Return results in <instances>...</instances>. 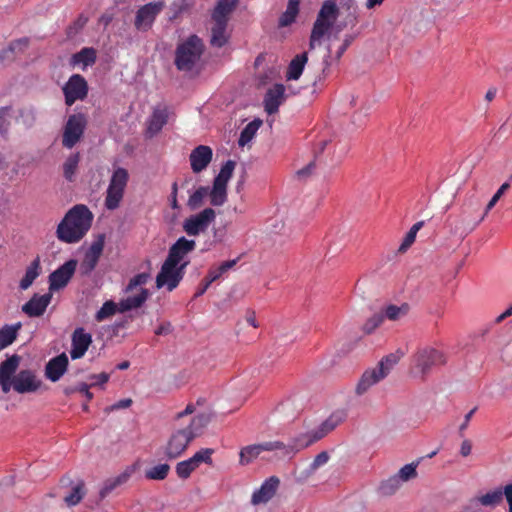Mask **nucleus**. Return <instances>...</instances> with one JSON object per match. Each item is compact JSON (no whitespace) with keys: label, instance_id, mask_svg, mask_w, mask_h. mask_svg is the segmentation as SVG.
<instances>
[{"label":"nucleus","instance_id":"obj_1","mask_svg":"<svg viewBox=\"0 0 512 512\" xmlns=\"http://www.w3.org/2000/svg\"><path fill=\"white\" fill-rule=\"evenodd\" d=\"M93 214L87 206L77 204L65 214L58 224L56 235L64 243H77L89 231Z\"/></svg>","mask_w":512,"mask_h":512},{"label":"nucleus","instance_id":"obj_2","mask_svg":"<svg viewBox=\"0 0 512 512\" xmlns=\"http://www.w3.org/2000/svg\"><path fill=\"white\" fill-rule=\"evenodd\" d=\"M210 421V414L201 413L193 417L186 427L176 429L167 441L165 456L168 459H176L181 456L191 441L203 433Z\"/></svg>","mask_w":512,"mask_h":512},{"label":"nucleus","instance_id":"obj_3","mask_svg":"<svg viewBox=\"0 0 512 512\" xmlns=\"http://www.w3.org/2000/svg\"><path fill=\"white\" fill-rule=\"evenodd\" d=\"M486 213L481 212V202L476 197L464 201L458 214H451L446 219V225L451 234L462 238L470 234L485 219Z\"/></svg>","mask_w":512,"mask_h":512},{"label":"nucleus","instance_id":"obj_4","mask_svg":"<svg viewBox=\"0 0 512 512\" xmlns=\"http://www.w3.org/2000/svg\"><path fill=\"white\" fill-rule=\"evenodd\" d=\"M204 51L202 40L197 35H191L179 44L175 53V65L180 71H191L200 60Z\"/></svg>","mask_w":512,"mask_h":512},{"label":"nucleus","instance_id":"obj_5","mask_svg":"<svg viewBox=\"0 0 512 512\" xmlns=\"http://www.w3.org/2000/svg\"><path fill=\"white\" fill-rule=\"evenodd\" d=\"M339 15V9L333 0H326L318 12L316 21L313 24L309 48L312 50L321 38L328 33Z\"/></svg>","mask_w":512,"mask_h":512},{"label":"nucleus","instance_id":"obj_6","mask_svg":"<svg viewBox=\"0 0 512 512\" xmlns=\"http://www.w3.org/2000/svg\"><path fill=\"white\" fill-rule=\"evenodd\" d=\"M339 15V9L333 0H326L318 12L316 21L313 24L309 48L312 50L321 38L328 33Z\"/></svg>","mask_w":512,"mask_h":512},{"label":"nucleus","instance_id":"obj_7","mask_svg":"<svg viewBox=\"0 0 512 512\" xmlns=\"http://www.w3.org/2000/svg\"><path fill=\"white\" fill-rule=\"evenodd\" d=\"M188 264L189 262H183L181 265H175L165 259L156 276V287L158 289L166 287L169 292L176 289L185 275Z\"/></svg>","mask_w":512,"mask_h":512},{"label":"nucleus","instance_id":"obj_8","mask_svg":"<svg viewBox=\"0 0 512 512\" xmlns=\"http://www.w3.org/2000/svg\"><path fill=\"white\" fill-rule=\"evenodd\" d=\"M87 126V117L84 113H75L68 117L62 134V145L73 148L83 137Z\"/></svg>","mask_w":512,"mask_h":512},{"label":"nucleus","instance_id":"obj_9","mask_svg":"<svg viewBox=\"0 0 512 512\" xmlns=\"http://www.w3.org/2000/svg\"><path fill=\"white\" fill-rule=\"evenodd\" d=\"M216 212L212 208H205L201 212L191 215L183 222V230L188 236H197L207 231L215 221Z\"/></svg>","mask_w":512,"mask_h":512},{"label":"nucleus","instance_id":"obj_10","mask_svg":"<svg viewBox=\"0 0 512 512\" xmlns=\"http://www.w3.org/2000/svg\"><path fill=\"white\" fill-rule=\"evenodd\" d=\"M445 362L444 354L431 347L421 348L413 356L414 366L422 375L429 373L432 367L442 365Z\"/></svg>","mask_w":512,"mask_h":512},{"label":"nucleus","instance_id":"obj_11","mask_svg":"<svg viewBox=\"0 0 512 512\" xmlns=\"http://www.w3.org/2000/svg\"><path fill=\"white\" fill-rule=\"evenodd\" d=\"M65 104L72 106L78 100H84L88 95V84L80 74H73L62 88Z\"/></svg>","mask_w":512,"mask_h":512},{"label":"nucleus","instance_id":"obj_12","mask_svg":"<svg viewBox=\"0 0 512 512\" xmlns=\"http://www.w3.org/2000/svg\"><path fill=\"white\" fill-rule=\"evenodd\" d=\"M164 7V1L150 2L140 7L135 16V28L139 31H148Z\"/></svg>","mask_w":512,"mask_h":512},{"label":"nucleus","instance_id":"obj_13","mask_svg":"<svg viewBox=\"0 0 512 512\" xmlns=\"http://www.w3.org/2000/svg\"><path fill=\"white\" fill-rule=\"evenodd\" d=\"M77 268V260L70 259L49 275V289L57 291L67 286Z\"/></svg>","mask_w":512,"mask_h":512},{"label":"nucleus","instance_id":"obj_14","mask_svg":"<svg viewBox=\"0 0 512 512\" xmlns=\"http://www.w3.org/2000/svg\"><path fill=\"white\" fill-rule=\"evenodd\" d=\"M14 382V390L19 394L35 393L42 386V380L30 369L19 371Z\"/></svg>","mask_w":512,"mask_h":512},{"label":"nucleus","instance_id":"obj_15","mask_svg":"<svg viewBox=\"0 0 512 512\" xmlns=\"http://www.w3.org/2000/svg\"><path fill=\"white\" fill-rule=\"evenodd\" d=\"M284 448L281 441H267L259 444L248 445L240 451V463L247 465L256 459L264 451H275Z\"/></svg>","mask_w":512,"mask_h":512},{"label":"nucleus","instance_id":"obj_16","mask_svg":"<svg viewBox=\"0 0 512 512\" xmlns=\"http://www.w3.org/2000/svg\"><path fill=\"white\" fill-rule=\"evenodd\" d=\"M196 247L194 240L180 237L168 251L167 260L174 263L175 265H181L183 262H187L185 257L191 253Z\"/></svg>","mask_w":512,"mask_h":512},{"label":"nucleus","instance_id":"obj_17","mask_svg":"<svg viewBox=\"0 0 512 512\" xmlns=\"http://www.w3.org/2000/svg\"><path fill=\"white\" fill-rule=\"evenodd\" d=\"M285 87L283 84L276 83L270 87L263 100L264 110L272 115L278 112L280 105L285 101Z\"/></svg>","mask_w":512,"mask_h":512},{"label":"nucleus","instance_id":"obj_18","mask_svg":"<svg viewBox=\"0 0 512 512\" xmlns=\"http://www.w3.org/2000/svg\"><path fill=\"white\" fill-rule=\"evenodd\" d=\"M52 295L46 293L43 295L34 294L28 302L22 306V311L29 317L42 316L50 304Z\"/></svg>","mask_w":512,"mask_h":512},{"label":"nucleus","instance_id":"obj_19","mask_svg":"<svg viewBox=\"0 0 512 512\" xmlns=\"http://www.w3.org/2000/svg\"><path fill=\"white\" fill-rule=\"evenodd\" d=\"M280 484L276 476L266 479L261 487L252 494L251 502L254 505L267 503L275 495Z\"/></svg>","mask_w":512,"mask_h":512},{"label":"nucleus","instance_id":"obj_20","mask_svg":"<svg viewBox=\"0 0 512 512\" xmlns=\"http://www.w3.org/2000/svg\"><path fill=\"white\" fill-rule=\"evenodd\" d=\"M92 343V336L86 333L83 328H77L72 334V348L70 356L72 359L82 358Z\"/></svg>","mask_w":512,"mask_h":512},{"label":"nucleus","instance_id":"obj_21","mask_svg":"<svg viewBox=\"0 0 512 512\" xmlns=\"http://www.w3.org/2000/svg\"><path fill=\"white\" fill-rule=\"evenodd\" d=\"M213 151L209 146L199 145L191 151L190 164L194 173L203 171L211 162Z\"/></svg>","mask_w":512,"mask_h":512},{"label":"nucleus","instance_id":"obj_22","mask_svg":"<svg viewBox=\"0 0 512 512\" xmlns=\"http://www.w3.org/2000/svg\"><path fill=\"white\" fill-rule=\"evenodd\" d=\"M386 377V371L382 369H378L377 367L366 370L357 386H356V394L363 395L365 394L373 385L379 383Z\"/></svg>","mask_w":512,"mask_h":512},{"label":"nucleus","instance_id":"obj_23","mask_svg":"<svg viewBox=\"0 0 512 512\" xmlns=\"http://www.w3.org/2000/svg\"><path fill=\"white\" fill-rule=\"evenodd\" d=\"M68 357L62 353L48 361L45 367V376L52 382H57L66 372Z\"/></svg>","mask_w":512,"mask_h":512},{"label":"nucleus","instance_id":"obj_24","mask_svg":"<svg viewBox=\"0 0 512 512\" xmlns=\"http://www.w3.org/2000/svg\"><path fill=\"white\" fill-rule=\"evenodd\" d=\"M317 441L319 440L314 439V431L301 433L292 438L288 444L284 443V448H280L279 450L283 452V455L295 454Z\"/></svg>","mask_w":512,"mask_h":512},{"label":"nucleus","instance_id":"obj_25","mask_svg":"<svg viewBox=\"0 0 512 512\" xmlns=\"http://www.w3.org/2000/svg\"><path fill=\"white\" fill-rule=\"evenodd\" d=\"M29 46V39L23 37L12 41L7 48L0 51V62L2 65L13 62L17 52H24Z\"/></svg>","mask_w":512,"mask_h":512},{"label":"nucleus","instance_id":"obj_26","mask_svg":"<svg viewBox=\"0 0 512 512\" xmlns=\"http://www.w3.org/2000/svg\"><path fill=\"white\" fill-rule=\"evenodd\" d=\"M97 60V51L93 47H84L79 52L73 54L70 58L72 66H82L86 69L88 66L95 64Z\"/></svg>","mask_w":512,"mask_h":512},{"label":"nucleus","instance_id":"obj_27","mask_svg":"<svg viewBox=\"0 0 512 512\" xmlns=\"http://www.w3.org/2000/svg\"><path fill=\"white\" fill-rule=\"evenodd\" d=\"M239 0H218L212 12V20L228 23L229 17L238 5Z\"/></svg>","mask_w":512,"mask_h":512},{"label":"nucleus","instance_id":"obj_28","mask_svg":"<svg viewBox=\"0 0 512 512\" xmlns=\"http://www.w3.org/2000/svg\"><path fill=\"white\" fill-rule=\"evenodd\" d=\"M168 121V110L166 106H157L148 122V131L151 134L158 133Z\"/></svg>","mask_w":512,"mask_h":512},{"label":"nucleus","instance_id":"obj_29","mask_svg":"<svg viewBox=\"0 0 512 512\" xmlns=\"http://www.w3.org/2000/svg\"><path fill=\"white\" fill-rule=\"evenodd\" d=\"M308 61L307 52L296 55L288 65L286 72L287 80H298L303 73L305 65Z\"/></svg>","mask_w":512,"mask_h":512},{"label":"nucleus","instance_id":"obj_30","mask_svg":"<svg viewBox=\"0 0 512 512\" xmlns=\"http://www.w3.org/2000/svg\"><path fill=\"white\" fill-rule=\"evenodd\" d=\"M149 297V291L146 288H141L140 293L135 296L127 297L119 302L117 305L118 311L124 313L126 311L141 307Z\"/></svg>","mask_w":512,"mask_h":512},{"label":"nucleus","instance_id":"obj_31","mask_svg":"<svg viewBox=\"0 0 512 512\" xmlns=\"http://www.w3.org/2000/svg\"><path fill=\"white\" fill-rule=\"evenodd\" d=\"M227 24L224 21L213 20V26L211 28V40L210 43L214 47L221 48L227 41L228 36L226 35Z\"/></svg>","mask_w":512,"mask_h":512},{"label":"nucleus","instance_id":"obj_32","mask_svg":"<svg viewBox=\"0 0 512 512\" xmlns=\"http://www.w3.org/2000/svg\"><path fill=\"white\" fill-rule=\"evenodd\" d=\"M21 328V322L12 325L6 324L0 328V350L5 349L16 340Z\"/></svg>","mask_w":512,"mask_h":512},{"label":"nucleus","instance_id":"obj_33","mask_svg":"<svg viewBox=\"0 0 512 512\" xmlns=\"http://www.w3.org/2000/svg\"><path fill=\"white\" fill-rule=\"evenodd\" d=\"M40 270H41L40 259L37 257L27 267L25 275L19 283L20 289H22V290L28 289L33 284L35 279L39 276Z\"/></svg>","mask_w":512,"mask_h":512},{"label":"nucleus","instance_id":"obj_34","mask_svg":"<svg viewBox=\"0 0 512 512\" xmlns=\"http://www.w3.org/2000/svg\"><path fill=\"white\" fill-rule=\"evenodd\" d=\"M195 5V0H176L169 7V20L174 21L188 13Z\"/></svg>","mask_w":512,"mask_h":512},{"label":"nucleus","instance_id":"obj_35","mask_svg":"<svg viewBox=\"0 0 512 512\" xmlns=\"http://www.w3.org/2000/svg\"><path fill=\"white\" fill-rule=\"evenodd\" d=\"M300 0H288L285 12L279 18V26L291 25L299 13Z\"/></svg>","mask_w":512,"mask_h":512},{"label":"nucleus","instance_id":"obj_36","mask_svg":"<svg viewBox=\"0 0 512 512\" xmlns=\"http://www.w3.org/2000/svg\"><path fill=\"white\" fill-rule=\"evenodd\" d=\"M20 364V356L14 354L0 364V378L14 379Z\"/></svg>","mask_w":512,"mask_h":512},{"label":"nucleus","instance_id":"obj_37","mask_svg":"<svg viewBox=\"0 0 512 512\" xmlns=\"http://www.w3.org/2000/svg\"><path fill=\"white\" fill-rule=\"evenodd\" d=\"M210 204L222 206L227 200V186L213 181V186L208 192Z\"/></svg>","mask_w":512,"mask_h":512},{"label":"nucleus","instance_id":"obj_38","mask_svg":"<svg viewBox=\"0 0 512 512\" xmlns=\"http://www.w3.org/2000/svg\"><path fill=\"white\" fill-rule=\"evenodd\" d=\"M124 190L108 185L105 197V207L108 210H115L119 207L123 197Z\"/></svg>","mask_w":512,"mask_h":512},{"label":"nucleus","instance_id":"obj_39","mask_svg":"<svg viewBox=\"0 0 512 512\" xmlns=\"http://www.w3.org/2000/svg\"><path fill=\"white\" fill-rule=\"evenodd\" d=\"M261 124L262 121L260 119H255L248 123L240 133V137L238 139L239 146L244 147L246 144H248L254 138Z\"/></svg>","mask_w":512,"mask_h":512},{"label":"nucleus","instance_id":"obj_40","mask_svg":"<svg viewBox=\"0 0 512 512\" xmlns=\"http://www.w3.org/2000/svg\"><path fill=\"white\" fill-rule=\"evenodd\" d=\"M80 162V154H71L63 164V175L67 181L72 182L75 179L77 168Z\"/></svg>","mask_w":512,"mask_h":512},{"label":"nucleus","instance_id":"obj_41","mask_svg":"<svg viewBox=\"0 0 512 512\" xmlns=\"http://www.w3.org/2000/svg\"><path fill=\"white\" fill-rule=\"evenodd\" d=\"M239 258L228 260L223 262L218 267H212L209 269L207 275L205 276L211 283L217 281L222 277L223 274H225L227 271L232 269L238 262Z\"/></svg>","mask_w":512,"mask_h":512},{"label":"nucleus","instance_id":"obj_42","mask_svg":"<svg viewBox=\"0 0 512 512\" xmlns=\"http://www.w3.org/2000/svg\"><path fill=\"white\" fill-rule=\"evenodd\" d=\"M504 495V489L497 488L495 490L489 491L486 494L480 496L478 501L483 506L494 507L502 502Z\"/></svg>","mask_w":512,"mask_h":512},{"label":"nucleus","instance_id":"obj_43","mask_svg":"<svg viewBox=\"0 0 512 512\" xmlns=\"http://www.w3.org/2000/svg\"><path fill=\"white\" fill-rule=\"evenodd\" d=\"M423 226L424 221H418L410 228V230L406 233L402 243L400 244L398 252L404 253L412 246V244L415 242L418 231Z\"/></svg>","mask_w":512,"mask_h":512},{"label":"nucleus","instance_id":"obj_44","mask_svg":"<svg viewBox=\"0 0 512 512\" xmlns=\"http://www.w3.org/2000/svg\"><path fill=\"white\" fill-rule=\"evenodd\" d=\"M128 180H129L128 171L125 168L118 167L113 171L109 185L125 191Z\"/></svg>","mask_w":512,"mask_h":512},{"label":"nucleus","instance_id":"obj_45","mask_svg":"<svg viewBox=\"0 0 512 512\" xmlns=\"http://www.w3.org/2000/svg\"><path fill=\"white\" fill-rule=\"evenodd\" d=\"M209 187L206 186H200L196 191L190 195L187 205L191 210H196L200 208L203 203L204 199L208 196Z\"/></svg>","mask_w":512,"mask_h":512},{"label":"nucleus","instance_id":"obj_46","mask_svg":"<svg viewBox=\"0 0 512 512\" xmlns=\"http://www.w3.org/2000/svg\"><path fill=\"white\" fill-rule=\"evenodd\" d=\"M400 487L401 482L396 477V475H393L380 483L379 492L383 496H390L396 493Z\"/></svg>","mask_w":512,"mask_h":512},{"label":"nucleus","instance_id":"obj_47","mask_svg":"<svg viewBox=\"0 0 512 512\" xmlns=\"http://www.w3.org/2000/svg\"><path fill=\"white\" fill-rule=\"evenodd\" d=\"M85 495L84 482L79 481L69 494L64 497V501L68 506L77 505Z\"/></svg>","mask_w":512,"mask_h":512},{"label":"nucleus","instance_id":"obj_48","mask_svg":"<svg viewBox=\"0 0 512 512\" xmlns=\"http://www.w3.org/2000/svg\"><path fill=\"white\" fill-rule=\"evenodd\" d=\"M170 471L168 464H158L145 471V478L149 480H164Z\"/></svg>","mask_w":512,"mask_h":512},{"label":"nucleus","instance_id":"obj_49","mask_svg":"<svg viewBox=\"0 0 512 512\" xmlns=\"http://www.w3.org/2000/svg\"><path fill=\"white\" fill-rule=\"evenodd\" d=\"M236 163L233 160L226 161L220 169V172L215 177L214 182L227 186L229 179L232 177Z\"/></svg>","mask_w":512,"mask_h":512},{"label":"nucleus","instance_id":"obj_50","mask_svg":"<svg viewBox=\"0 0 512 512\" xmlns=\"http://www.w3.org/2000/svg\"><path fill=\"white\" fill-rule=\"evenodd\" d=\"M417 466L418 462L406 464L395 474L401 484L417 477Z\"/></svg>","mask_w":512,"mask_h":512},{"label":"nucleus","instance_id":"obj_51","mask_svg":"<svg viewBox=\"0 0 512 512\" xmlns=\"http://www.w3.org/2000/svg\"><path fill=\"white\" fill-rule=\"evenodd\" d=\"M338 420L334 419L333 417L328 418L325 420L317 429L314 431V439L321 440L324 438L329 432L334 430L336 426L338 425Z\"/></svg>","mask_w":512,"mask_h":512},{"label":"nucleus","instance_id":"obj_52","mask_svg":"<svg viewBox=\"0 0 512 512\" xmlns=\"http://www.w3.org/2000/svg\"><path fill=\"white\" fill-rule=\"evenodd\" d=\"M118 310L117 304L112 300L106 301L102 307L97 311L95 319L102 322L110 316L114 315Z\"/></svg>","mask_w":512,"mask_h":512},{"label":"nucleus","instance_id":"obj_53","mask_svg":"<svg viewBox=\"0 0 512 512\" xmlns=\"http://www.w3.org/2000/svg\"><path fill=\"white\" fill-rule=\"evenodd\" d=\"M98 261H99V258H97L93 255H90L88 253H85L84 259L82 260V262L80 264V268H79L81 275L86 276V275L91 274V272L97 266Z\"/></svg>","mask_w":512,"mask_h":512},{"label":"nucleus","instance_id":"obj_54","mask_svg":"<svg viewBox=\"0 0 512 512\" xmlns=\"http://www.w3.org/2000/svg\"><path fill=\"white\" fill-rule=\"evenodd\" d=\"M383 321V313H376L365 322V324L363 325V331L366 334H371L376 328H378L382 324Z\"/></svg>","mask_w":512,"mask_h":512},{"label":"nucleus","instance_id":"obj_55","mask_svg":"<svg viewBox=\"0 0 512 512\" xmlns=\"http://www.w3.org/2000/svg\"><path fill=\"white\" fill-rule=\"evenodd\" d=\"M406 306H396V305H388L384 310V318H388L389 320L395 321L398 320L401 315L406 313Z\"/></svg>","mask_w":512,"mask_h":512},{"label":"nucleus","instance_id":"obj_56","mask_svg":"<svg viewBox=\"0 0 512 512\" xmlns=\"http://www.w3.org/2000/svg\"><path fill=\"white\" fill-rule=\"evenodd\" d=\"M400 357L396 354H389L382 358V360L376 366L378 369L386 371V376L390 373L394 365L399 361Z\"/></svg>","mask_w":512,"mask_h":512},{"label":"nucleus","instance_id":"obj_57","mask_svg":"<svg viewBox=\"0 0 512 512\" xmlns=\"http://www.w3.org/2000/svg\"><path fill=\"white\" fill-rule=\"evenodd\" d=\"M149 279H150V274L145 273V272L135 275L134 277H132L130 279V281L126 287V292H130L138 286L145 285Z\"/></svg>","mask_w":512,"mask_h":512},{"label":"nucleus","instance_id":"obj_58","mask_svg":"<svg viewBox=\"0 0 512 512\" xmlns=\"http://www.w3.org/2000/svg\"><path fill=\"white\" fill-rule=\"evenodd\" d=\"M194 470L195 468L191 465L188 459L181 461L176 465V473L181 479L189 478Z\"/></svg>","mask_w":512,"mask_h":512},{"label":"nucleus","instance_id":"obj_59","mask_svg":"<svg viewBox=\"0 0 512 512\" xmlns=\"http://www.w3.org/2000/svg\"><path fill=\"white\" fill-rule=\"evenodd\" d=\"M510 188V184L508 182L503 183L500 188L497 190V192L493 195V197L488 202L484 213L486 215L489 213V211L496 205V203L499 201V199L502 197V195Z\"/></svg>","mask_w":512,"mask_h":512},{"label":"nucleus","instance_id":"obj_60","mask_svg":"<svg viewBox=\"0 0 512 512\" xmlns=\"http://www.w3.org/2000/svg\"><path fill=\"white\" fill-rule=\"evenodd\" d=\"M329 454L326 451L320 452L309 466V474L314 473L318 468L325 465L329 461Z\"/></svg>","mask_w":512,"mask_h":512},{"label":"nucleus","instance_id":"obj_61","mask_svg":"<svg viewBox=\"0 0 512 512\" xmlns=\"http://www.w3.org/2000/svg\"><path fill=\"white\" fill-rule=\"evenodd\" d=\"M104 248V235H100L97 240H95L86 253L93 255L97 258H100Z\"/></svg>","mask_w":512,"mask_h":512},{"label":"nucleus","instance_id":"obj_62","mask_svg":"<svg viewBox=\"0 0 512 512\" xmlns=\"http://www.w3.org/2000/svg\"><path fill=\"white\" fill-rule=\"evenodd\" d=\"M104 248V235H100L97 240H95L86 253L93 255L97 258H100Z\"/></svg>","mask_w":512,"mask_h":512},{"label":"nucleus","instance_id":"obj_63","mask_svg":"<svg viewBox=\"0 0 512 512\" xmlns=\"http://www.w3.org/2000/svg\"><path fill=\"white\" fill-rule=\"evenodd\" d=\"M122 483L121 477H118L114 480L107 481L102 489L100 490V497L105 498L107 495H109L118 485Z\"/></svg>","mask_w":512,"mask_h":512},{"label":"nucleus","instance_id":"obj_64","mask_svg":"<svg viewBox=\"0 0 512 512\" xmlns=\"http://www.w3.org/2000/svg\"><path fill=\"white\" fill-rule=\"evenodd\" d=\"M131 404L132 400L130 398L121 399L118 402L114 403L113 405L106 407L104 411L106 413H110L115 410L126 409L130 407Z\"/></svg>","mask_w":512,"mask_h":512}]
</instances>
